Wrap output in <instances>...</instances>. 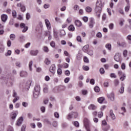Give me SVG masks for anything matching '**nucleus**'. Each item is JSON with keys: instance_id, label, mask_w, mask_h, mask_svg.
<instances>
[{"instance_id": "052dcab7", "label": "nucleus", "mask_w": 131, "mask_h": 131, "mask_svg": "<svg viewBox=\"0 0 131 131\" xmlns=\"http://www.w3.org/2000/svg\"><path fill=\"white\" fill-rule=\"evenodd\" d=\"M96 36H97V37H98L99 38H101V37H102V33H101V32H98L96 34Z\"/></svg>"}, {"instance_id": "338daca9", "label": "nucleus", "mask_w": 131, "mask_h": 131, "mask_svg": "<svg viewBox=\"0 0 131 131\" xmlns=\"http://www.w3.org/2000/svg\"><path fill=\"white\" fill-rule=\"evenodd\" d=\"M9 25H10V26L14 25V19H11L10 20Z\"/></svg>"}, {"instance_id": "423d86ee", "label": "nucleus", "mask_w": 131, "mask_h": 131, "mask_svg": "<svg viewBox=\"0 0 131 131\" xmlns=\"http://www.w3.org/2000/svg\"><path fill=\"white\" fill-rule=\"evenodd\" d=\"M95 19H94L93 17H91L90 19L89 24L90 28H93V27H94V25H95Z\"/></svg>"}, {"instance_id": "680f3d73", "label": "nucleus", "mask_w": 131, "mask_h": 131, "mask_svg": "<svg viewBox=\"0 0 131 131\" xmlns=\"http://www.w3.org/2000/svg\"><path fill=\"white\" fill-rule=\"evenodd\" d=\"M76 39L79 42H81L82 41L81 37L80 36H78L76 38Z\"/></svg>"}, {"instance_id": "8fccbe9b", "label": "nucleus", "mask_w": 131, "mask_h": 131, "mask_svg": "<svg viewBox=\"0 0 131 131\" xmlns=\"http://www.w3.org/2000/svg\"><path fill=\"white\" fill-rule=\"evenodd\" d=\"M99 72H100V74H104V73H105V70H104V68H101L100 69Z\"/></svg>"}, {"instance_id": "7ed1b4c3", "label": "nucleus", "mask_w": 131, "mask_h": 131, "mask_svg": "<svg viewBox=\"0 0 131 131\" xmlns=\"http://www.w3.org/2000/svg\"><path fill=\"white\" fill-rule=\"evenodd\" d=\"M84 125L86 131H91L90 128V120L89 119L85 118L83 120Z\"/></svg>"}, {"instance_id": "bb28decb", "label": "nucleus", "mask_w": 131, "mask_h": 131, "mask_svg": "<svg viewBox=\"0 0 131 131\" xmlns=\"http://www.w3.org/2000/svg\"><path fill=\"white\" fill-rule=\"evenodd\" d=\"M93 9L91 8V7L88 6L85 8V11L87 13H91Z\"/></svg>"}, {"instance_id": "0e129e2a", "label": "nucleus", "mask_w": 131, "mask_h": 131, "mask_svg": "<svg viewBox=\"0 0 131 131\" xmlns=\"http://www.w3.org/2000/svg\"><path fill=\"white\" fill-rule=\"evenodd\" d=\"M44 122H45L46 123H47V124H51V122L48 119H45Z\"/></svg>"}, {"instance_id": "9b49d317", "label": "nucleus", "mask_w": 131, "mask_h": 131, "mask_svg": "<svg viewBox=\"0 0 131 131\" xmlns=\"http://www.w3.org/2000/svg\"><path fill=\"white\" fill-rule=\"evenodd\" d=\"M45 21L47 29H48V30H50V29L52 28V27H51V23H50V21L48 19H46Z\"/></svg>"}, {"instance_id": "39448f33", "label": "nucleus", "mask_w": 131, "mask_h": 131, "mask_svg": "<svg viewBox=\"0 0 131 131\" xmlns=\"http://www.w3.org/2000/svg\"><path fill=\"white\" fill-rule=\"evenodd\" d=\"M114 60L121 64V54L118 53H116L114 56Z\"/></svg>"}, {"instance_id": "20e7f679", "label": "nucleus", "mask_w": 131, "mask_h": 131, "mask_svg": "<svg viewBox=\"0 0 131 131\" xmlns=\"http://www.w3.org/2000/svg\"><path fill=\"white\" fill-rule=\"evenodd\" d=\"M78 116V114L77 112H71L68 116V119H71V118H77Z\"/></svg>"}, {"instance_id": "a211bd4d", "label": "nucleus", "mask_w": 131, "mask_h": 131, "mask_svg": "<svg viewBox=\"0 0 131 131\" xmlns=\"http://www.w3.org/2000/svg\"><path fill=\"white\" fill-rule=\"evenodd\" d=\"M119 93H120V94H123V93H124V84L123 83H121V86L119 90Z\"/></svg>"}, {"instance_id": "7c9ffc66", "label": "nucleus", "mask_w": 131, "mask_h": 131, "mask_svg": "<svg viewBox=\"0 0 131 131\" xmlns=\"http://www.w3.org/2000/svg\"><path fill=\"white\" fill-rule=\"evenodd\" d=\"M105 48L107 49L108 51H111V45L110 43L106 44Z\"/></svg>"}, {"instance_id": "774afa93", "label": "nucleus", "mask_w": 131, "mask_h": 131, "mask_svg": "<svg viewBox=\"0 0 131 131\" xmlns=\"http://www.w3.org/2000/svg\"><path fill=\"white\" fill-rule=\"evenodd\" d=\"M25 128H26V125H23L21 126V131H25Z\"/></svg>"}, {"instance_id": "49530a36", "label": "nucleus", "mask_w": 131, "mask_h": 131, "mask_svg": "<svg viewBox=\"0 0 131 131\" xmlns=\"http://www.w3.org/2000/svg\"><path fill=\"white\" fill-rule=\"evenodd\" d=\"M73 124L76 127H79V123L77 121H75L73 122Z\"/></svg>"}, {"instance_id": "cd10ccee", "label": "nucleus", "mask_w": 131, "mask_h": 131, "mask_svg": "<svg viewBox=\"0 0 131 131\" xmlns=\"http://www.w3.org/2000/svg\"><path fill=\"white\" fill-rule=\"evenodd\" d=\"M81 58H82V54L80 53H78L77 55L76 59L79 61L80 60H81Z\"/></svg>"}, {"instance_id": "de8ad7c7", "label": "nucleus", "mask_w": 131, "mask_h": 131, "mask_svg": "<svg viewBox=\"0 0 131 131\" xmlns=\"http://www.w3.org/2000/svg\"><path fill=\"white\" fill-rule=\"evenodd\" d=\"M82 20L83 21H84V22H85V23H86V22H88L89 21V17H86V16H84L82 18Z\"/></svg>"}, {"instance_id": "2eb2a0df", "label": "nucleus", "mask_w": 131, "mask_h": 131, "mask_svg": "<svg viewBox=\"0 0 131 131\" xmlns=\"http://www.w3.org/2000/svg\"><path fill=\"white\" fill-rule=\"evenodd\" d=\"M75 25L77 26V27H81L82 25V23H81V21H80L79 20H76L75 21Z\"/></svg>"}, {"instance_id": "412c9836", "label": "nucleus", "mask_w": 131, "mask_h": 131, "mask_svg": "<svg viewBox=\"0 0 131 131\" xmlns=\"http://www.w3.org/2000/svg\"><path fill=\"white\" fill-rule=\"evenodd\" d=\"M66 35V32L64 30H61L60 31L59 36L60 37H63V36H65Z\"/></svg>"}, {"instance_id": "aec40b11", "label": "nucleus", "mask_w": 131, "mask_h": 131, "mask_svg": "<svg viewBox=\"0 0 131 131\" xmlns=\"http://www.w3.org/2000/svg\"><path fill=\"white\" fill-rule=\"evenodd\" d=\"M89 48H90V46L89 45H86L84 46L82 48V51L84 53H86L88 51Z\"/></svg>"}, {"instance_id": "69168bd1", "label": "nucleus", "mask_w": 131, "mask_h": 131, "mask_svg": "<svg viewBox=\"0 0 131 131\" xmlns=\"http://www.w3.org/2000/svg\"><path fill=\"white\" fill-rule=\"evenodd\" d=\"M7 131H14V129L11 126H8Z\"/></svg>"}, {"instance_id": "6e6d98bb", "label": "nucleus", "mask_w": 131, "mask_h": 131, "mask_svg": "<svg viewBox=\"0 0 131 131\" xmlns=\"http://www.w3.org/2000/svg\"><path fill=\"white\" fill-rule=\"evenodd\" d=\"M64 74L65 75H66L67 76H69L70 75V71L69 70H66L64 72Z\"/></svg>"}, {"instance_id": "0eeeda50", "label": "nucleus", "mask_w": 131, "mask_h": 131, "mask_svg": "<svg viewBox=\"0 0 131 131\" xmlns=\"http://www.w3.org/2000/svg\"><path fill=\"white\" fill-rule=\"evenodd\" d=\"M20 28H24V29L22 31V32H23L24 33L26 32L27 30H28V27H26L25 24L24 23L20 24Z\"/></svg>"}, {"instance_id": "f3484780", "label": "nucleus", "mask_w": 131, "mask_h": 131, "mask_svg": "<svg viewBox=\"0 0 131 131\" xmlns=\"http://www.w3.org/2000/svg\"><path fill=\"white\" fill-rule=\"evenodd\" d=\"M38 50H31L30 51V54L32 56H37V54H38Z\"/></svg>"}, {"instance_id": "b1692460", "label": "nucleus", "mask_w": 131, "mask_h": 131, "mask_svg": "<svg viewBox=\"0 0 131 131\" xmlns=\"http://www.w3.org/2000/svg\"><path fill=\"white\" fill-rule=\"evenodd\" d=\"M68 29L69 31H74L75 30V28L72 25H71L69 26Z\"/></svg>"}, {"instance_id": "f03ea898", "label": "nucleus", "mask_w": 131, "mask_h": 131, "mask_svg": "<svg viewBox=\"0 0 131 131\" xmlns=\"http://www.w3.org/2000/svg\"><path fill=\"white\" fill-rule=\"evenodd\" d=\"M40 93V86L39 85H36L34 88L33 97L35 99H37Z\"/></svg>"}, {"instance_id": "a19ab883", "label": "nucleus", "mask_w": 131, "mask_h": 131, "mask_svg": "<svg viewBox=\"0 0 131 131\" xmlns=\"http://www.w3.org/2000/svg\"><path fill=\"white\" fill-rule=\"evenodd\" d=\"M94 91L96 92V93H99L100 92V88L98 86H96L94 88Z\"/></svg>"}, {"instance_id": "2f4dec72", "label": "nucleus", "mask_w": 131, "mask_h": 131, "mask_svg": "<svg viewBox=\"0 0 131 131\" xmlns=\"http://www.w3.org/2000/svg\"><path fill=\"white\" fill-rule=\"evenodd\" d=\"M106 125H108V124H107V121H106L105 120H104L102 122L101 127H103Z\"/></svg>"}, {"instance_id": "37998d69", "label": "nucleus", "mask_w": 131, "mask_h": 131, "mask_svg": "<svg viewBox=\"0 0 131 131\" xmlns=\"http://www.w3.org/2000/svg\"><path fill=\"white\" fill-rule=\"evenodd\" d=\"M98 117H99V118H102V117H103V112H98Z\"/></svg>"}, {"instance_id": "ddd939ff", "label": "nucleus", "mask_w": 131, "mask_h": 131, "mask_svg": "<svg viewBox=\"0 0 131 131\" xmlns=\"http://www.w3.org/2000/svg\"><path fill=\"white\" fill-rule=\"evenodd\" d=\"M22 122H23V117H21L18 119L16 125L20 126L22 124Z\"/></svg>"}, {"instance_id": "5701e85b", "label": "nucleus", "mask_w": 131, "mask_h": 131, "mask_svg": "<svg viewBox=\"0 0 131 131\" xmlns=\"http://www.w3.org/2000/svg\"><path fill=\"white\" fill-rule=\"evenodd\" d=\"M19 41L20 42H23V41H25V36L23 35H20L19 36Z\"/></svg>"}, {"instance_id": "79ce46f5", "label": "nucleus", "mask_w": 131, "mask_h": 131, "mask_svg": "<svg viewBox=\"0 0 131 131\" xmlns=\"http://www.w3.org/2000/svg\"><path fill=\"white\" fill-rule=\"evenodd\" d=\"M110 77H111V78H116L117 76L116 74H115V73H111L110 74Z\"/></svg>"}, {"instance_id": "f704fd0d", "label": "nucleus", "mask_w": 131, "mask_h": 131, "mask_svg": "<svg viewBox=\"0 0 131 131\" xmlns=\"http://www.w3.org/2000/svg\"><path fill=\"white\" fill-rule=\"evenodd\" d=\"M50 46L51 47H52V48H56V43L55 42V41H52L51 42H50Z\"/></svg>"}, {"instance_id": "5fc2aeb1", "label": "nucleus", "mask_w": 131, "mask_h": 131, "mask_svg": "<svg viewBox=\"0 0 131 131\" xmlns=\"http://www.w3.org/2000/svg\"><path fill=\"white\" fill-rule=\"evenodd\" d=\"M114 84L116 86H117L119 84V80L116 79L114 80Z\"/></svg>"}, {"instance_id": "1a4fd4ad", "label": "nucleus", "mask_w": 131, "mask_h": 131, "mask_svg": "<svg viewBox=\"0 0 131 131\" xmlns=\"http://www.w3.org/2000/svg\"><path fill=\"white\" fill-rule=\"evenodd\" d=\"M1 20L2 22H4L5 23V22L7 21V20H8V15L3 14L1 15Z\"/></svg>"}, {"instance_id": "4c0bfd02", "label": "nucleus", "mask_w": 131, "mask_h": 131, "mask_svg": "<svg viewBox=\"0 0 131 131\" xmlns=\"http://www.w3.org/2000/svg\"><path fill=\"white\" fill-rule=\"evenodd\" d=\"M45 63L46 65H50L51 64V61L49 59L46 58L45 60Z\"/></svg>"}, {"instance_id": "dca6fc26", "label": "nucleus", "mask_w": 131, "mask_h": 131, "mask_svg": "<svg viewBox=\"0 0 131 131\" xmlns=\"http://www.w3.org/2000/svg\"><path fill=\"white\" fill-rule=\"evenodd\" d=\"M88 109L89 110H96L97 109V106L95 105V104H91L88 106Z\"/></svg>"}, {"instance_id": "e433bc0d", "label": "nucleus", "mask_w": 131, "mask_h": 131, "mask_svg": "<svg viewBox=\"0 0 131 131\" xmlns=\"http://www.w3.org/2000/svg\"><path fill=\"white\" fill-rule=\"evenodd\" d=\"M118 74L119 76H120V77L125 75V74H124V73L122 72V71H119L118 72Z\"/></svg>"}, {"instance_id": "c756f323", "label": "nucleus", "mask_w": 131, "mask_h": 131, "mask_svg": "<svg viewBox=\"0 0 131 131\" xmlns=\"http://www.w3.org/2000/svg\"><path fill=\"white\" fill-rule=\"evenodd\" d=\"M5 51V47L4 45L0 44V53H3Z\"/></svg>"}, {"instance_id": "c9c22d12", "label": "nucleus", "mask_w": 131, "mask_h": 131, "mask_svg": "<svg viewBox=\"0 0 131 131\" xmlns=\"http://www.w3.org/2000/svg\"><path fill=\"white\" fill-rule=\"evenodd\" d=\"M86 53L90 56H93L94 55V52L93 51V50H89L87 51Z\"/></svg>"}, {"instance_id": "f8f14e48", "label": "nucleus", "mask_w": 131, "mask_h": 131, "mask_svg": "<svg viewBox=\"0 0 131 131\" xmlns=\"http://www.w3.org/2000/svg\"><path fill=\"white\" fill-rule=\"evenodd\" d=\"M19 75L20 77H26L28 75V73L26 71H21L20 72Z\"/></svg>"}, {"instance_id": "3c124183", "label": "nucleus", "mask_w": 131, "mask_h": 131, "mask_svg": "<svg viewBox=\"0 0 131 131\" xmlns=\"http://www.w3.org/2000/svg\"><path fill=\"white\" fill-rule=\"evenodd\" d=\"M125 63H122V64L121 65V68L122 70H125Z\"/></svg>"}, {"instance_id": "c85d7f7f", "label": "nucleus", "mask_w": 131, "mask_h": 131, "mask_svg": "<svg viewBox=\"0 0 131 131\" xmlns=\"http://www.w3.org/2000/svg\"><path fill=\"white\" fill-rule=\"evenodd\" d=\"M10 38L11 40H15V39L16 38V35L14 34H11L10 35Z\"/></svg>"}, {"instance_id": "a878e982", "label": "nucleus", "mask_w": 131, "mask_h": 131, "mask_svg": "<svg viewBox=\"0 0 131 131\" xmlns=\"http://www.w3.org/2000/svg\"><path fill=\"white\" fill-rule=\"evenodd\" d=\"M105 100V98L104 97H99L98 99V102L100 103V104H102L103 102Z\"/></svg>"}, {"instance_id": "4be33fe9", "label": "nucleus", "mask_w": 131, "mask_h": 131, "mask_svg": "<svg viewBox=\"0 0 131 131\" xmlns=\"http://www.w3.org/2000/svg\"><path fill=\"white\" fill-rule=\"evenodd\" d=\"M30 85H31V81L28 80L27 81V84L26 85V88L27 90H29V88H30Z\"/></svg>"}, {"instance_id": "13d9d810", "label": "nucleus", "mask_w": 131, "mask_h": 131, "mask_svg": "<svg viewBox=\"0 0 131 131\" xmlns=\"http://www.w3.org/2000/svg\"><path fill=\"white\" fill-rule=\"evenodd\" d=\"M83 60L85 63H89L90 62V61L89 60V58H88V57L86 56L84 57Z\"/></svg>"}, {"instance_id": "6ab92c4d", "label": "nucleus", "mask_w": 131, "mask_h": 131, "mask_svg": "<svg viewBox=\"0 0 131 131\" xmlns=\"http://www.w3.org/2000/svg\"><path fill=\"white\" fill-rule=\"evenodd\" d=\"M102 129L103 131H108L109 129H110V125H106L105 126H103V127H102Z\"/></svg>"}, {"instance_id": "e2e57ef3", "label": "nucleus", "mask_w": 131, "mask_h": 131, "mask_svg": "<svg viewBox=\"0 0 131 131\" xmlns=\"http://www.w3.org/2000/svg\"><path fill=\"white\" fill-rule=\"evenodd\" d=\"M54 115L55 117H56V118H59V113H58V112H55Z\"/></svg>"}, {"instance_id": "4468645a", "label": "nucleus", "mask_w": 131, "mask_h": 131, "mask_svg": "<svg viewBox=\"0 0 131 131\" xmlns=\"http://www.w3.org/2000/svg\"><path fill=\"white\" fill-rule=\"evenodd\" d=\"M110 117H111V118H112V119H113V120H115V119H116V117H115V115L113 113V110H110Z\"/></svg>"}, {"instance_id": "bf43d9fd", "label": "nucleus", "mask_w": 131, "mask_h": 131, "mask_svg": "<svg viewBox=\"0 0 131 131\" xmlns=\"http://www.w3.org/2000/svg\"><path fill=\"white\" fill-rule=\"evenodd\" d=\"M15 65H16V66H17V67H19V68H20V67H21V62H20L19 61H16L15 62Z\"/></svg>"}, {"instance_id": "4d7b16f0", "label": "nucleus", "mask_w": 131, "mask_h": 131, "mask_svg": "<svg viewBox=\"0 0 131 131\" xmlns=\"http://www.w3.org/2000/svg\"><path fill=\"white\" fill-rule=\"evenodd\" d=\"M64 54L65 56H66L67 57H69V58H70V57H71L70 54L68 53V52H67V51H64Z\"/></svg>"}, {"instance_id": "58836bf2", "label": "nucleus", "mask_w": 131, "mask_h": 131, "mask_svg": "<svg viewBox=\"0 0 131 131\" xmlns=\"http://www.w3.org/2000/svg\"><path fill=\"white\" fill-rule=\"evenodd\" d=\"M62 68H68L69 67V64L67 63H63L62 64Z\"/></svg>"}, {"instance_id": "a18cd8bd", "label": "nucleus", "mask_w": 131, "mask_h": 131, "mask_svg": "<svg viewBox=\"0 0 131 131\" xmlns=\"http://www.w3.org/2000/svg\"><path fill=\"white\" fill-rule=\"evenodd\" d=\"M57 74H58V75L62 74V69L60 68L57 69Z\"/></svg>"}, {"instance_id": "9d476101", "label": "nucleus", "mask_w": 131, "mask_h": 131, "mask_svg": "<svg viewBox=\"0 0 131 131\" xmlns=\"http://www.w3.org/2000/svg\"><path fill=\"white\" fill-rule=\"evenodd\" d=\"M55 69H56V66H55V64L51 65L49 69L50 72L52 73V74H55Z\"/></svg>"}, {"instance_id": "473e14b6", "label": "nucleus", "mask_w": 131, "mask_h": 131, "mask_svg": "<svg viewBox=\"0 0 131 131\" xmlns=\"http://www.w3.org/2000/svg\"><path fill=\"white\" fill-rule=\"evenodd\" d=\"M33 64V62L32 61H31L29 62V69L30 70V71H31V70H32V64Z\"/></svg>"}, {"instance_id": "09e8293b", "label": "nucleus", "mask_w": 131, "mask_h": 131, "mask_svg": "<svg viewBox=\"0 0 131 131\" xmlns=\"http://www.w3.org/2000/svg\"><path fill=\"white\" fill-rule=\"evenodd\" d=\"M17 16V12H16L15 10L12 11V16L13 18H16Z\"/></svg>"}, {"instance_id": "ea45409f", "label": "nucleus", "mask_w": 131, "mask_h": 131, "mask_svg": "<svg viewBox=\"0 0 131 131\" xmlns=\"http://www.w3.org/2000/svg\"><path fill=\"white\" fill-rule=\"evenodd\" d=\"M123 55L125 58H126V57H127V50H125L123 51Z\"/></svg>"}, {"instance_id": "393cba45", "label": "nucleus", "mask_w": 131, "mask_h": 131, "mask_svg": "<svg viewBox=\"0 0 131 131\" xmlns=\"http://www.w3.org/2000/svg\"><path fill=\"white\" fill-rule=\"evenodd\" d=\"M11 117L12 119H15L17 117V113L15 112L11 113Z\"/></svg>"}, {"instance_id": "6e6552de", "label": "nucleus", "mask_w": 131, "mask_h": 131, "mask_svg": "<svg viewBox=\"0 0 131 131\" xmlns=\"http://www.w3.org/2000/svg\"><path fill=\"white\" fill-rule=\"evenodd\" d=\"M107 96L108 99H110L111 101H114V93L111 92L110 94H107Z\"/></svg>"}, {"instance_id": "c03bdc74", "label": "nucleus", "mask_w": 131, "mask_h": 131, "mask_svg": "<svg viewBox=\"0 0 131 131\" xmlns=\"http://www.w3.org/2000/svg\"><path fill=\"white\" fill-rule=\"evenodd\" d=\"M22 106H23V107H25V108H26V107L28 106V103L24 101L22 102Z\"/></svg>"}, {"instance_id": "603ef678", "label": "nucleus", "mask_w": 131, "mask_h": 131, "mask_svg": "<svg viewBox=\"0 0 131 131\" xmlns=\"http://www.w3.org/2000/svg\"><path fill=\"white\" fill-rule=\"evenodd\" d=\"M20 10L21 12H25V11H26V8H25V6L23 5V6L20 7Z\"/></svg>"}, {"instance_id": "864d4df0", "label": "nucleus", "mask_w": 131, "mask_h": 131, "mask_svg": "<svg viewBox=\"0 0 131 131\" xmlns=\"http://www.w3.org/2000/svg\"><path fill=\"white\" fill-rule=\"evenodd\" d=\"M125 77H126V76L125 75H123V76H121L120 77V80H121V81H123V80H124V79H125Z\"/></svg>"}, {"instance_id": "f257e3e1", "label": "nucleus", "mask_w": 131, "mask_h": 131, "mask_svg": "<svg viewBox=\"0 0 131 131\" xmlns=\"http://www.w3.org/2000/svg\"><path fill=\"white\" fill-rule=\"evenodd\" d=\"M103 7V4H102L101 0H97L96 3V7L95 9L96 13H99L98 14V17H100L101 12H102V7Z\"/></svg>"}, {"instance_id": "72a5a7b5", "label": "nucleus", "mask_w": 131, "mask_h": 131, "mask_svg": "<svg viewBox=\"0 0 131 131\" xmlns=\"http://www.w3.org/2000/svg\"><path fill=\"white\" fill-rule=\"evenodd\" d=\"M43 51L45 53H49V48L47 46H44L43 48Z\"/></svg>"}]
</instances>
